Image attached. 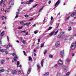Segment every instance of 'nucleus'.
<instances>
[{"label":"nucleus","instance_id":"obj_1","mask_svg":"<svg viewBox=\"0 0 76 76\" xmlns=\"http://www.w3.org/2000/svg\"><path fill=\"white\" fill-rule=\"evenodd\" d=\"M62 35V39H66L67 38V36L64 34V33L63 32H61V34Z\"/></svg>","mask_w":76,"mask_h":76},{"label":"nucleus","instance_id":"obj_2","mask_svg":"<svg viewBox=\"0 0 76 76\" xmlns=\"http://www.w3.org/2000/svg\"><path fill=\"white\" fill-rule=\"evenodd\" d=\"M76 47V41L75 42V43H73L71 44V45L70 47L71 49L72 50H75Z\"/></svg>","mask_w":76,"mask_h":76},{"label":"nucleus","instance_id":"obj_3","mask_svg":"<svg viewBox=\"0 0 76 76\" xmlns=\"http://www.w3.org/2000/svg\"><path fill=\"white\" fill-rule=\"evenodd\" d=\"M60 45V42H58L56 43L55 46L56 47H58Z\"/></svg>","mask_w":76,"mask_h":76},{"label":"nucleus","instance_id":"obj_4","mask_svg":"<svg viewBox=\"0 0 76 76\" xmlns=\"http://www.w3.org/2000/svg\"><path fill=\"white\" fill-rule=\"evenodd\" d=\"M60 54L62 57L64 56V50H62L61 51Z\"/></svg>","mask_w":76,"mask_h":76},{"label":"nucleus","instance_id":"obj_5","mask_svg":"<svg viewBox=\"0 0 76 76\" xmlns=\"http://www.w3.org/2000/svg\"><path fill=\"white\" fill-rule=\"evenodd\" d=\"M58 64L59 65H63V61H58Z\"/></svg>","mask_w":76,"mask_h":76},{"label":"nucleus","instance_id":"obj_6","mask_svg":"<svg viewBox=\"0 0 76 76\" xmlns=\"http://www.w3.org/2000/svg\"><path fill=\"white\" fill-rule=\"evenodd\" d=\"M63 67L64 69V72H67V66H64Z\"/></svg>","mask_w":76,"mask_h":76},{"label":"nucleus","instance_id":"obj_7","mask_svg":"<svg viewBox=\"0 0 76 76\" xmlns=\"http://www.w3.org/2000/svg\"><path fill=\"white\" fill-rule=\"evenodd\" d=\"M60 3V0H58L55 4V6H58V4H59Z\"/></svg>","mask_w":76,"mask_h":76},{"label":"nucleus","instance_id":"obj_8","mask_svg":"<svg viewBox=\"0 0 76 76\" xmlns=\"http://www.w3.org/2000/svg\"><path fill=\"white\" fill-rule=\"evenodd\" d=\"M13 4H14L12 2V1H11L10 2L9 4V6H10V7H11V5H13Z\"/></svg>","mask_w":76,"mask_h":76},{"label":"nucleus","instance_id":"obj_9","mask_svg":"<svg viewBox=\"0 0 76 76\" xmlns=\"http://www.w3.org/2000/svg\"><path fill=\"white\" fill-rule=\"evenodd\" d=\"M34 1L32 0H30L29 1H27V2L28 3V4H31V3H32V2Z\"/></svg>","mask_w":76,"mask_h":76},{"label":"nucleus","instance_id":"obj_10","mask_svg":"<svg viewBox=\"0 0 76 76\" xmlns=\"http://www.w3.org/2000/svg\"><path fill=\"white\" fill-rule=\"evenodd\" d=\"M4 71H5V70L3 68H0V72H3Z\"/></svg>","mask_w":76,"mask_h":76},{"label":"nucleus","instance_id":"obj_11","mask_svg":"<svg viewBox=\"0 0 76 76\" xmlns=\"http://www.w3.org/2000/svg\"><path fill=\"white\" fill-rule=\"evenodd\" d=\"M76 13V11L74 12L73 13H72L71 15L70 16H72V17H73L74 16V15H75Z\"/></svg>","mask_w":76,"mask_h":76},{"label":"nucleus","instance_id":"obj_12","mask_svg":"<svg viewBox=\"0 0 76 76\" xmlns=\"http://www.w3.org/2000/svg\"><path fill=\"white\" fill-rule=\"evenodd\" d=\"M12 74H16V70H13L12 71Z\"/></svg>","mask_w":76,"mask_h":76},{"label":"nucleus","instance_id":"obj_13","mask_svg":"<svg viewBox=\"0 0 76 76\" xmlns=\"http://www.w3.org/2000/svg\"><path fill=\"white\" fill-rule=\"evenodd\" d=\"M22 39H23V38L22 37H21L20 39L21 41V42H23V43L25 44V41L24 40Z\"/></svg>","mask_w":76,"mask_h":76},{"label":"nucleus","instance_id":"obj_14","mask_svg":"<svg viewBox=\"0 0 76 76\" xmlns=\"http://www.w3.org/2000/svg\"><path fill=\"white\" fill-rule=\"evenodd\" d=\"M31 69H28V72L27 73V75L28 74L30 73V72H31Z\"/></svg>","mask_w":76,"mask_h":76},{"label":"nucleus","instance_id":"obj_15","mask_svg":"<svg viewBox=\"0 0 76 76\" xmlns=\"http://www.w3.org/2000/svg\"><path fill=\"white\" fill-rule=\"evenodd\" d=\"M41 64L42 67H43V65H44V61L42 60L41 62Z\"/></svg>","mask_w":76,"mask_h":76},{"label":"nucleus","instance_id":"obj_16","mask_svg":"<svg viewBox=\"0 0 76 76\" xmlns=\"http://www.w3.org/2000/svg\"><path fill=\"white\" fill-rule=\"evenodd\" d=\"M44 75L45 76H48V75H49V72H48L47 73H46Z\"/></svg>","mask_w":76,"mask_h":76},{"label":"nucleus","instance_id":"obj_17","mask_svg":"<svg viewBox=\"0 0 76 76\" xmlns=\"http://www.w3.org/2000/svg\"><path fill=\"white\" fill-rule=\"evenodd\" d=\"M58 37L59 38H62V35H61V33L58 36Z\"/></svg>","mask_w":76,"mask_h":76},{"label":"nucleus","instance_id":"obj_18","mask_svg":"<svg viewBox=\"0 0 76 76\" xmlns=\"http://www.w3.org/2000/svg\"><path fill=\"white\" fill-rule=\"evenodd\" d=\"M11 69L10 68L8 69L7 70V72H11Z\"/></svg>","mask_w":76,"mask_h":76},{"label":"nucleus","instance_id":"obj_19","mask_svg":"<svg viewBox=\"0 0 76 76\" xmlns=\"http://www.w3.org/2000/svg\"><path fill=\"white\" fill-rule=\"evenodd\" d=\"M53 34H54V32H52L49 34V35H50V37H51L52 35H53Z\"/></svg>","mask_w":76,"mask_h":76},{"label":"nucleus","instance_id":"obj_20","mask_svg":"<svg viewBox=\"0 0 76 76\" xmlns=\"http://www.w3.org/2000/svg\"><path fill=\"white\" fill-rule=\"evenodd\" d=\"M68 30L69 31H71L72 30V27H69L68 28Z\"/></svg>","mask_w":76,"mask_h":76},{"label":"nucleus","instance_id":"obj_21","mask_svg":"<svg viewBox=\"0 0 76 76\" xmlns=\"http://www.w3.org/2000/svg\"><path fill=\"white\" fill-rule=\"evenodd\" d=\"M4 31H2V33H1V37H3V35H4Z\"/></svg>","mask_w":76,"mask_h":76},{"label":"nucleus","instance_id":"obj_22","mask_svg":"<svg viewBox=\"0 0 76 76\" xmlns=\"http://www.w3.org/2000/svg\"><path fill=\"white\" fill-rule=\"evenodd\" d=\"M5 53L6 54H8L9 52L8 51H7V49H5Z\"/></svg>","mask_w":76,"mask_h":76},{"label":"nucleus","instance_id":"obj_23","mask_svg":"<svg viewBox=\"0 0 76 76\" xmlns=\"http://www.w3.org/2000/svg\"><path fill=\"white\" fill-rule=\"evenodd\" d=\"M29 60L28 61H31V60H32V58L31 57V56H29Z\"/></svg>","mask_w":76,"mask_h":76},{"label":"nucleus","instance_id":"obj_24","mask_svg":"<svg viewBox=\"0 0 76 76\" xmlns=\"http://www.w3.org/2000/svg\"><path fill=\"white\" fill-rule=\"evenodd\" d=\"M34 32V34H37L38 32V31H35Z\"/></svg>","mask_w":76,"mask_h":76},{"label":"nucleus","instance_id":"obj_25","mask_svg":"<svg viewBox=\"0 0 76 76\" xmlns=\"http://www.w3.org/2000/svg\"><path fill=\"white\" fill-rule=\"evenodd\" d=\"M4 63V60H2L1 61V64H3Z\"/></svg>","mask_w":76,"mask_h":76},{"label":"nucleus","instance_id":"obj_26","mask_svg":"<svg viewBox=\"0 0 76 76\" xmlns=\"http://www.w3.org/2000/svg\"><path fill=\"white\" fill-rule=\"evenodd\" d=\"M12 55L13 56L15 57V56H16V53H13L12 54Z\"/></svg>","mask_w":76,"mask_h":76},{"label":"nucleus","instance_id":"obj_27","mask_svg":"<svg viewBox=\"0 0 76 76\" xmlns=\"http://www.w3.org/2000/svg\"><path fill=\"white\" fill-rule=\"evenodd\" d=\"M69 74H70V72H68L66 73V76H68Z\"/></svg>","mask_w":76,"mask_h":76},{"label":"nucleus","instance_id":"obj_28","mask_svg":"<svg viewBox=\"0 0 76 76\" xmlns=\"http://www.w3.org/2000/svg\"><path fill=\"white\" fill-rule=\"evenodd\" d=\"M46 53H47V50H45V52H44V54L45 55Z\"/></svg>","mask_w":76,"mask_h":76},{"label":"nucleus","instance_id":"obj_29","mask_svg":"<svg viewBox=\"0 0 76 76\" xmlns=\"http://www.w3.org/2000/svg\"><path fill=\"white\" fill-rule=\"evenodd\" d=\"M44 7H43L41 9H40L39 10V12H41V10L43 9V8H44Z\"/></svg>","mask_w":76,"mask_h":76},{"label":"nucleus","instance_id":"obj_30","mask_svg":"<svg viewBox=\"0 0 76 76\" xmlns=\"http://www.w3.org/2000/svg\"><path fill=\"white\" fill-rule=\"evenodd\" d=\"M14 58H17V59H18V56L15 55V56H14Z\"/></svg>","mask_w":76,"mask_h":76},{"label":"nucleus","instance_id":"obj_31","mask_svg":"<svg viewBox=\"0 0 76 76\" xmlns=\"http://www.w3.org/2000/svg\"><path fill=\"white\" fill-rule=\"evenodd\" d=\"M24 16L26 18H28L29 17V15H24Z\"/></svg>","mask_w":76,"mask_h":76},{"label":"nucleus","instance_id":"obj_32","mask_svg":"<svg viewBox=\"0 0 76 76\" xmlns=\"http://www.w3.org/2000/svg\"><path fill=\"white\" fill-rule=\"evenodd\" d=\"M57 33H58V30H57L55 33V35H57Z\"/></svg>","mask_w":76,"mask_h":76},{"label":"nucleus","instance_id":"obj_33","mask_svg":"<svg viewBox=\"0 0 76 76\" xmlns=\"http://www.w3.org/2000/svg\"><path fill=\"white\" fill-rule=\"evenodd\" d=\"M8 45H9L10 47H12V46L10 45V44L9 43H8Z\"/></svg>","mask_w":76,"mask_h":76},{"label":"nucleus","instance_id":"obj_34","mask_svg":"<svg viewBox=\"0 0 76 76\" xmlns=\"http://www.w3.org/2000/svg\"><path fill=\"white\" fill-rule=\"evenodd\" d=\"M49 57H50V58H53V55H50L49 56Z\"/></svg>","mask_w":76,"mask_h":76},{"label":"nucleus","instance_id":"obj_35","mask_svg":"<svg viewBox=\"0 0 76 76\" xmlns=\"http://www.w3.org/2000/svg\"><path fill=\"white\" fill-rule=\"evenodd\" d=\"M18 72L19 74H20L21 73V71L20 70H18Z\"/></svg>","mask_w":76,"mask_h":76},{"label":"nucleus","instance_id":"obj_36","mask_svg":"<svg viewBox=\"0 0 76 76\" xmlns=\"http://www.w3.org/2000/svg\"><path fill=\"white\" fill-rule=\"evenodd\" d=\"M66 61L67 62H69L70 61V59L69 58L67 59H66Z\"/></svg>","mask_w":76,"mask_h":76},{"label":"nucleus","instance_id":"obj_37","mask_svg":"<svg viewBox=\"0 0 76 76\" xmlns=\"http://www.w3.org/2000/svg\"><path fill=\"white\" fill-rule=\"evenodd\" d=\"M16 15H19V11H18V12H16Z\"/></svg>","mask_w":76,"mask_h":76},{"label":"nucleus","instance_id":"obj_38","mask_svg":"<svg viewBox=\"0 0 76 76\" xmlns=\"http://www.w3.org/2000/svg\"><path fill=\"white\" fill-rule=\"evenodd\" d=\"M52 29V27H50L48 29V31H50V30H51V29Z\"/></svg>","mask_w":76,"mask_h":76},{"label":"nucleus","instance_id":"obj_39","mask_svg":"<svg viewBox=\"0 0 76 76\" xmlns=\"http://www.w3.org/2000/svg\"><path fill=\"white\" fill-rule=\"evenodd\" d=\"M18 10V12H19V11H20V10H21V8L19 7Z\"/></svg>","mask_w":76,"mask_h":76},{"label":"nucleus","instance_id":"obj_40","mask_svg":"<svg viewBox=\"0 0 76 76\" xmlns=\"http://www.w3.org/2000/svg\"><path fill=\"white\" fill-rule=\"evenodd\" d=\"M30 24H31L30 22L28 23H27V26H28Z\"/></svg>","mask_w":76,"mask_h":76},{"label":"nucleus","instance_id":"obj_41","mask_svg":"<svg viewBox=\"0 0 76 76\" xmlns=\"http://www.w3.org/2000/svg\"><path fill=\"white\" fill-rule=\"evenodd\" d=\"M70 18V16H69L68 17H67L66 18V19L67 20H69V19Z\"/></svg>","mask_w":76,"mask_h":76},{"label":"nucleus","instance_id":"obj_42","mask_svg":"<svg viewBox=\"0 0 76 76\" xmlns=\"http://www.w3.org/2000/svg\"><path fill=\"white\" fill-rule=\"evenodd\" d=\"M37 66L38 68V69H39L41 67H40V66H39V65L38 64L37 65Z\"/></svg>","mask_w":76,"mask_h":76},{"label":"nucleus","instance_id":"obj_43","mask_svg":"<svg viewBox=\"0 0 76 76\" xmlns=\"http://www.w3.org/2000/svg\"><path fill=\"white\" fill-rule=\"evenodd\" d=\"M44 47V44H42L41 46V48H42V47Z\"/></svg>","mask_w":76,"mask_h":76},{"label":"nucleus","instance_id":"obj_44","mask_svg":"<svg viewBox=\"0 0 76 76\" xmlns=\"http://www.w3.org/2000/svg\"><path fill=\"white\" fill-rule=\"evenodd\" d=\"M3 0H1V1L0 2V6L2 2H3Z\"/></svg>","mask_w":76,"mask_h":76},{"label":"nucleus","instance_id":"obj_45","mask_svg":"<svg viewBox=\"0 0 76 76\" xmlns=\"http://www.w3.org/2000/svg\"><path fill=\"white\" fill-rule=\"evenodd\" d=\"M22 28V27H20L19 28H18V29H21Z\"/></svg>","mask_w":76,"mask_h":76},{"label":"nucleus","instance_id":"obj_46","mask_svg":"<svg viewBox=\"0 0 76 76\" xmlns=\"http://www.w3.org/2000/svg\"><path fill=\"white\" fill-rule=\"evenodd\" d=\"M23 32V33H25V32H26V31H20V33H22Z\"/></svg>","mask_w":76,"mask_h":76},{"label":"nucleus","instance_id":"obj_47","mask_svg":"<svg viewBox=\"0 0 76 76\" xmlns=\"http://www.w3.org/2000/svg\"><path fill=\"white\" fill-rule=\"evenodd\" d=\"M60 73H58L57 74V76H60Z\"/></svg>","mask_w":76,"mask_h":76},{"label":"nucleus","instance_id":"obj_48","mask_svg":"<svg viewBox=\"0 0 76 76\" xmlns=\"http://www.w3.org/2000/svg\"><path fill=\"white\" fill-rule=\"evenodd\" d=\"M4 18H5L4 16H3L2 17V18H1V19H2V20H4Z\"/></svg>","mask_w":76,"mask_h":76},{"label":"nucleus","instance_id":"obj_49","mask_svg":"<svg viewBox=\"0 0 76 76\" xmlns=\"http://www.w3.org/2000/svg\"><path fill=\"white\" fill-rule=\"evenodd\" d=\"M17 65H19L20 63H19V61H18L17 63Z\"/></svg>","mask_w":76,"mask_h":76},{"label":"nucleus","instance_id":"obj_50","mask_svg":"<svg viewBox=\"0 0 76 76\" xmlns=\"http://www.w3.org/2000/svg\"><path fill=\"white\" fill-rule=\"evenodd\" d=\"M18 18V15H17L15 17V19H17Z\"/></svg>","mask_w":76,"mask_h":76},{"label":"nucleus","instance_id":"obj_51","mask_svg":"<svg viewBox=\"0 0 76 76\" xmlns=\"http://www.w3.org/2000/svg\"><path fill=\"white\" fill-rule=\"evenodd\" d=\"M6 48H7L6 50H8V49H9V46H7H7Z\"/></svg>","mask_w":76,"mask_h":76},{"label":"nucleus","instance_id":"obj_52","mask_svg":"<svg viewBox=\"0 0 76 76\" xmlns=\"http://www.w3.org/2000/svg\"><path fill=\"white\" fill-rule=\"evenodd\" d=\"M0 45H1V39H0Z\"/></svg>","mask_w":76,"mask_h":76},{"label":"nucleus","instance_id":"obj_53","mask_svg":"<svg viewBox=\"0 0 76 76\" xmlns=\"http://www.w3.org/2000/svg\"><path fill=\"white\" fill-rule=\"evenodd\" d=\"M10 11V10L9 9V8L8 9H7V12H9Z\"/></svg>","mask_w":76,"mask_h":76},{"label":"nucleus","instance_id":"obj_54","mask_svg":"<svg viewBox=\"0 0 76 76\" xmlns=\"http://www.w3.org/2000/svg\"><path fill=\"white\" fill-rule=\"evenodd\" d=\"M24 25H27V23H24Z\"/></svg>","mask_w":76,"mask_h":76},{"label":"nucleus","instance_id":"obj_55","mask_svg":"<svg viewBox=\"0 0 76 76\" xmlns=\"http://www.w3.org/2000/svg\"><path fill=\"white\" fill-rule=\"evenodd\" d=\"M55 67L56 68H57V65L56 64L55 65Z\"/></svg>","mask_w":76,"mask_h":76},{"label":"nucleus","instance_id":"obj_56","mask_svg":"<svg viewBox=\"0 0 76 76\" xmlns=\"http://www.w3.org/2000/svg\"><path fill=\"white\" fill-rule=\"evenodd\" d=\"M33 19H34V18H32L31 19H30L29 21H31V20H33Z\"/></svg>","mask_w":76,"mask_h":76},{"label":"nucleus","instance_id":"obj_57","mask_svg":"<svg viewBox=\"0 0 76 76\" xmlns=\"http://www.w3.org/2000/svg\"><path fill=\"white\" fill-rule=\"evenodd\" d=\"M23 53L24 54L25 56H26V52L25 51H23Z\"/></svg>","mask_w":76,"mask_h":76},{"label":"nucleus","instance_id":"obj_58","mask_svg":"<svg viewBox=\"0 0 76 76\" xmlns=\"http://www.w3.org/2000/svg\"><path fill=\"white\" fill-rule=\"evenodd\" d=\"M0 51L1 52H3V49H1L0 50Z\"/></svg>","mask_w":76,"mask_h":76},{"label":"nucleus","instance_id":"obj_59","mask_svg":"<svg viewBox=\"0 0 76 76\" xmlns=\"http://www.w3.org/2000/svg\"><path fill=\"white\" fill-rule=\"evenodd\" d=\"M51 20H52L53 19V17L52 16H51L50 18Z\"/></svg>","mask_w":76,"mask_h":76},{"label":"nucleus","instance_id":"obj_60","mask_svg":"<svg viewBox=\"0 0 76 76\" xmlns=\"http://www.w3.org/2000/svg\"><path fill=\"white\" fill-rule=\"evenodd\" d=\"M59 25H60V24L59 23H58L57 24V28H58V26H59Z\"/></svg>","mask_w":76,"mask_h":76},{"label":"nucleus","instance_id":"obj_61","mask_svg":"<svg viewBox=\"0 0 76 76\" xmlns=\"http://www.w3.org/2000/svg\"><path fill=\"white\" fill-rule=\"evenodd\" d=\"M40 40H41V39H39L38 40V42H40Z\"/></svg>","mask_w":76,"mask_h":76},{"label":"nucleus","instance_id":"obj_62","mask_svg":"<svg viewBox=\"0 0 76 76\" xmlns=\"http://www.w3.org/2000/svg\"><path fill=\"white\" fill-rule=\"evenodd\" d=\"M51 2V1H49L48 2V4H50Z\"/></svg>","mask_w":76,"mask_h":76},{"label":"nucleus","instance_id":"obj_63","mask_svg":"<svg viewBox=\"0 0 76 76\" xmlns=\"http://www.w3.org/2000/svg\"><path fill=\"white\" fill-rule=\"evenodd\" d=\"M2 3H3V4H4V3H5V1H2Z\"/></svg>","mask_w":76,"mask_h":76},{"label":"nucleus","instance_id":"obj_64","mask_svg":"<svg viewBox=\"0 0 76 76\" xmlns=\"http://www.w3.org/2000/svg\"><path fill=\"white\" fill-rule=\"evenodd\" d=\"M73 39V37H71L70 38V39Z\"/></svg>","mask_w":76,"mask_h":76}]
</instances>
